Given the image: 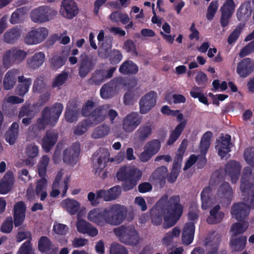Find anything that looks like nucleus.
Instances as JSON below:
<instances>
[{
  "instance_id": "864d4df0",
  "label": "nucleus",
  "mask_w": 254,
  "mask_h": 254,
  "mask_svg": "<svg viewBox=\"0 0 254 254\" xmlns=\"http://www.w3.org/2000/svg\"><path fill=\"white\" fill-rule=\"evenodd\" d=\"M168 172L167 168L165 166H161L157 168L152 173V177L156 180H164Z\"/></svg>"
},
{
  "instance_id": "5fc2aeb1",
  "label": "nucleus",
  "mask_w": 254,
  "mask_h": 254,
  "mask_svg": "<svg viewBox=\"0 0 254 254\" xmlns=\"http://www.w3.org/2000/svg\"><path fill=\"white\" fill-rule=\"evenodd\" d=\"M236 5L233 0H226L224 3L220 8L221 12H225L233 14L234 12Z\"/></svg>"
},
{
  "instance_id": "4d7b16f0",
  "label": "nucleus",
  "mask_w": 254,
  "mask_h": 254,
  "mask_svg": "<svg viewBox=\"0 0 254 254\" xmlns=\"http://www.w3.org/2000/svg\"><path fill=\"white\" fill-rule=\"evenodd\" d=\"M91 126L88 121L85 120L79 124L74 129V133L75 135H80L84 133L87 130L88 127Z\"/></svg>"
},
{
  "instance_id": "7ed1b4c3",
  "label": "nucleus",
  "mask_w": 254,
  "mask_h": 254,
  "mask_svg": "<svg viewBox=\"0 0 254 254\" xmlns=\"http://www.w3.org/2000/svg\"><path fill=\"white\" fill-rule=\"evenodd\" d=\"M114 232L122 243L131 247L138 246L142 239L133 225H122L114 229Z\"/></svg>"
},
{
  "instance_id": "b1692460",
  "label": "nucleus",
  "mask_w": 254,
  "mask_h": 254,
  "mask_svg": "<svg viewBox=\"0 0 254 254\" xmlns=\"http://www.w3.org/2000/svg\"><path fill=\"white\" fill-rule=\"evenodd\" d=\"M14 184L13 175L11 172H7L0 180V193L5 194L10 191Z\"/></svg>"
},
{
  "instance_id": "9b49d317",
  "label": "nucleus",
  "mask_w": 254,
  "mask_h": 254,
  "mask_svg": "<svg viewBox=\"0 0 254 254\" xmlns=\"http://www.w3.org/2000/svg\"><path fill=\"white\" fill-rule=\"evenodd\" d=\"M48 30L45 27H39L29 31L25 36L24 42L29 45H37L42 43L48 37Z\"/></svg>"
},
{
  "instance_id": "e433bc0d",
  "label": "nucleus",
  "mask_w": 254,
  "mask_h": 254,
  "mask_svg": "<svg viewBox=\"0 0 254 254\" xmlns=\"http://www.w3.org/2000/svg\"><path fill=\"white\" fill-rule=\"evenodd\" d=\"M21 36V31L19 28H14L6 31L3 35V39L7 43H13Z\"/></svg>"
},
{
  "instance_id": "a18cd8bd",
  "label": "nucleus",
  "mask_w": 254,
  "mask_h": 254,
  "mask_svg": "<svg viewBox=\"0 0 254 254\" xmlns=\"http://www.w3.org/2000/svg\"><path fill=\"white\" fill-rule=\"evenodd\" d=\"M190 96L193 98H198L199 102L205 105H208L207 98L204 96L200 88L194 86L190 91Z\"/></svg>"
},
{
  "instance_id": "6ab92c4d",
  "label": "nucleus",
  "mask_w": 254,
  "mask_h": 254,
  "mask_svg": "<svg viewBox=\"0 0 254 254\" xmlns=\"http://www.w3.org/2000/svg\"><path fill=\"white\" fill-rule=\"evenodd\" d=\"M26 207L22 201L16 203L14 207V223L16 227L21 225L25 218Z\"/></svg>"
},
{
  "instance_id": "ddd939ff",
  "label": "nucleus",
  "mask_w": 254,
  "mask_h": 254,
  "mask_svg": "<svg viewBox=\"0 0 254 254\" xmlns=\"http://www.w3.org/2000/svg\"><path fill=\"white\" fill-rule=\"evenodd\" d=\"M59 12L64 18L71 19L78 13L77 5L73 0H63Z\"/></svg>"
},
{
  "instance_id": "a878e982",
  "label": "nucleus",
  "mask_w": 254,
  "mask_h": 254,
  "mask_svg": "<svg viewBox=\"0 0 254 254\" xmlns=\"http://www.w3.org/2000/svg\"><path fill=\"white\" fill-rule=\"evenodd\" d=\"M45 59V55L43 52L36 53L32 57L27 59V66L31 69H36L43 64Z\"/></svg>"
},
{
  "instance_id": "c03bdc74",
  "label": "nucleus",
  "mask_w": 254,
  "mask_h": 254,
  "mask_svg": "<svg viewBox=\"0 0 254 254\" xmlns=\"http://www.w3.org/2000/svg\"><path fill=\"white\" fill-rule=\"evenodd\" d=\"M160 147V141L157 139H153L147 142L144 145L143 149H146L154 155L159 151Z\"/></svg>"
},
{
  "instance_id": "20e7f679",
  "label": "nucleus",
  "mask_w": 254,
  "mask_h": 254,
  "mask_svg": "<svg viewBox=\"0 0 254 254\" xmlns=\"http://www.w3.org/2000/svg\"><path fill=\"white\" fill-rule=\"evenodd\" d=\"M63 110V106L60 103H57L51 108H45L42 112V118L37 121L36 126L33 127V129L36 130L37 128L43 129L48 126H54L58 121Z\"/></svg>"
},
{
  "instance_id": "e2e57ef3",
  "label": "nucleus",
  "mask_w": 254,
  "mask_h": 254,
  "mask_svg": "<svg viewBox=\"0 0 254 254\" xmlns=\"http://www.w3.org/2000/svg\"><path fill=\"white\" fill-rule=\"evenodd\" d=\"M31 234L29 231H19L18 232L16 236V241L18 243L22 242L24 240H27L20 247V248L26 242H29L31 245L30 240H31Z\"/></svg>"
},
{
  "instance_id": "13d9d810",
  "label": "nucleus",
  "mask_w": 254,
  "mask_h": 254,
  "mask_svg": "<svg viewBox=\"0 0 254 254\" xmlns=\"http://www.w3.org/2000/svg\"><path fill=\"white\" fill-rule=\"evenodd\" d=\"M105 78V73L103 71H96L90 79V82L95 84H100L102 83Z\"/></svg>"
},
{
  "instance_id": "3c124183",
  "label": "nucleus",
  "mask_w": 254,
  "mask_h": 254,
  "mask_svg": "<svg viewBox=\"0 0 254 254\" xmlns=\"http://www.w3.org/2000/svg\"><path fill=\"white\" fill-rule=\"evenodd\" d=\"M78 116V110L74 108L70 109L69 107H67L65 113V118L67 122L72 123L77 121Z\"/></svg>"
},
{
  "instance_id": "8fccbe9b",
  "label": "nucleus",
  "mask_w": 254,
  "mask_h": 254,
  "mask_svg": "<svg viewBox=\"0 0 254 254\" xmlns=\"http://www.w3.org/2000/svg\"><path fill=\"white\" fill-rule=\"evenodd\" d=\"M248 227V223L244 222L241 224L240 223H236L233 224L231 227V232L232 236H236L244 233Z\"/></svg>"
},
{
  "instance_id": "37998d69",
  "label": "nucleus",
  "mask_w": 254,
  "mask_h": 254,
  "mask_svg": "<svg viewBox=\"0 0 254 254\" xmlns=\"http://www.w3.org/2000/svg\"><path fill=\"white\" fill-rule=\"evenodd\" d=\"M180 234V230L177 228H174L171 231L166 233L162 239L163 245L168 246L173 243V240L178 237Z\"/></svg>"
},
{
  "instance_id": "79ce46f5",
  "label": "nucleus",
  "mask_w": 254,
  "mask_h": 254,
  "mask_svg": "<svg viewBox=\"0 0 254 254\" xmlns=\"http://www.w3.org/2000/svg\"><path fill=\"white\" fill-rule=\"evenodd\" d=\"M188 144V140L187 139H184L182 140L176 152L174 163L181 165L183 156L186 152Z\"/></svg>"
},
{
  "instance_id": "4be33fe9",
  "label": "nucleus",
  "mask_w": 254,
  "mask_h": 254,
  "mask_svg": "<svg viewBox=\"0 0 254 254\" xmlns=\"http://www.w3.org/2000/svg\"><path fill=\"white\" fill-rule=\"evenodd\" d=\"M58 134L54 131H47L42 140V146L46 152H49L55 145L58 139Z\"/></svg>"
},
{
  "instance_id": "0e129e2a",
  "label": "nucleus",
  "mask_w": 254,
  "mask_h": 254,
  "mask_svg": "<svg viewBox=\"0 0 254 254\" xmlns=\"http://www.w3.org/2000/svg\"><path fill=\"white\" fill-rule=\"evenodd\" d=\"M111 48V41L107 44L106 45H105V43H103L99 49V54L100 56L102 58H107L109 56Z\"/></svg>"
},
{
  "instance_id": "aec40b11",
  "label": "nucleus",
  "mask_w": 254,
  "mask_h": 254,
  "mask_svg": "<svg viewBox=\"0 0 254 254\" xmlns=\"http://www.w3.org/2000/svg\"><path fill=\"white\" fill-rule=\"evenodd\" d=\"M249 213L250 209L244 203L235 204L231 210V214L233 217L238 221L245 219L249 215Z\"/></svg>"
},
{
  "instance_id": "dca6fc26",
  "label": "nucleus",
  "mask_w": 254,
  "mask_h": 254,
  "mask_svg": "<svg viewBox=\"0 0 254 254\" xmlns=\"http://www.w3.org/2000/svg\"><path fill=\"white\" fill-rule=\"evenodd\" d=\"M80 152L79 144L76 143L73 146L65 149L63 152V160L70 165L76 163Z\"/></svg>"
},
{
  "instance_id": "6e6552de",
  "label": "nucleus",
  "mask_w": 254,
  "mask_h": 254,
  "mask_svg": "<svg viewBox=\"0 0 254 254\" xmlns=\"http://www.w3.org/2000/svg\"><path fill=\"white\" fill-rule=\"evenodd\" d=\"M110 153L109 151L104 148H99L94 156L93 158V167L95 174H99L100 172L106 167L108 161L110 162L115 161L117 163H120L123 160L124 156L120 154V160L115 158H109Z\"/></svg>"
},
{
  "instance_id": "c85d7f7f",
  "label": "nucleus",
  "mask_w": 254,
  "mask_h": 254,
  "mask_svg": "<svg viewBox=\"0 0 254 254\" xmlns=\"http://www.w3.org/2000/svg\"><path fill=\"white\" fill-rule=\"evenodd\" d=\"M188 121L187 119L181 121L172 130L170 134L169 137L167 140L168 145L173 144L180 137L182 132L186 127Z\"/></svg>"
},
{
  "instance_id": "bb28decb",
  "label": "nucleus",
  "mask_w": 254,
  "mask_h": 254,
  "mask_svg": "<svg viewBox=\"0 0 254 254\" xmlns=\"http://www.w3.org/2000/svg\"><path fill=\"white\" fill-rule=\"evenodd\" d=\"M81 57L82 59L80 61L79 74L81 77H84L92 69L94 63L93 60L88 58L86 55H82Z\"/></svg>"
},
{
  "instance_id": "49530a36",
  "label": "nucleus",
  "mask_w": 254,
  "mask_h": 254,
  "mask_svg": "<svg viewBox=\"0 0 254 254\" xmlns=\"http://www.w3.org/2000/svg\"><path fill=\"white\" fill-rule=\"evenodd\" d=\"M161 112L162 114L167 116L171 117H177L179 121L184 120V115L178 110H173L167 105H164L162 107Z\"/></svg>"
},
{
  "instance_id": "cd10ccee",
  "label": "nucleus",
  "mask_w": 254,
  "mask_h": 254,
  "mask_svg": "<svg viewBox=\"0 0 254 254\" xmlns=\"http://www.w3.org/2000/svg\"><path fill=\"white\" fill-rule=\"evenodd\" d=\"M87 219L98 225L104 226L105 222V209L103 212L99 209L94 208L91 210L88 213Z\"/></svg>"
},
{
  "instance_id": "09e8293b",
  "label": "nucleus",
  "mask_w": 254,
  "mask_h": 254,
  "mask_svg": "<svg viewBox=\"0 0 254 254\" xmlns=\"http://www.w3.org/2000/svg\"><path fill=\"white\" fill-rule=\"evenodd\" d=\"M50 161V158L47 155L43 156L38 165V174L40 177H44L46 174L47 167Z\"/></svg>"
},
{
  "instance_id": "f704fd0d",
  "label": "nucleus",
  "mask_w": 254,
  "mask_h": 254,
  "mask_svg": "<svg viewBox=\"0 0 254 254\" xmlns=\"http://www.w3.org/2000/svg\"><path fill=\"white\" fill-rule=\"evenodd\" d=\"M110 127L103 124L95 128L91 134V137L94 139H100L108 135L110 132Z\"/></svg>"
},
{
  "instance_id": "a19ab883",
  "label": "nucleus",
  "mask_w": 254,
  "mask_h": 254,
  "mask_svg": "<svg viewBox=\"0 0 254 254\" xmlns=\"http://www.w3.org/2000/svg\"><path fill=\"white\" fill-rule=\"evenodd\" d=\"M38 249L47 254H52L53 246L47 237L43 236L40 238L38 242Z\"/></svg>"
},
{
  "instance_id": "5701e85b",
  "label": "nucleus",
  "mask_w": 254,
  "mask_h": 254,
  "mask_svg": "<svg viewBox=\"0 0 254 254\" xmlns=\"http://www.w3.org/2000/svg\"><path fill=\"white\" fill-rule=\"evenodd\" d=\"M195 232L193 222H189L185 224L182 233V242L185 245H188L192 243Z\"/></svg>"
},
{
  "instance_id": "393cba45",
  "label": "nucleus",
  "mask_w": 254,
  "mask_h": 254,
  "mask_svg": "<svg viewBox=\"0 0 254 254\" xmlns=\"http://www.w3.org/2000/svg\"><path fill=\"white\" fill-rule=\"evenodd\" d=\"M109 108L108 105H104L96 109L90 117L88 121L91 126L96 125L103 122L105 119L106 110Z\"/></svg>"
},
{
  "instance_id": "4468645a",
  "label": "nucleus",
  "mask_w": 254,
  "mask_h": 254,
  "mask_svg": "<svg viewBox=\"0 0 254 254\" xmlns=\"http://www.w3.org/2000/svg\"><path fill=\"white\" fill-rule=\"evenodd\" d=\"M142 117L136 112L131 113L126 116L122 123L124 130L126 132H132L141 123Z\"/></svg>"
},
{
  "instance_id": "9d476101",
  "label": "nucleus",
  "mask_w": 254,
  "mask_h": 254,
  "mask_svg": "<svg viewBox=\"0 0 254 254\" xmlns=\"http://www.w3.org/2000/svg\"><path fill=\"white\" fill-rule=\"evenodd\" d=\"M57 13L56 10L48 7H40L34 9L31 12L30 16L34 22L41 23L53 19Z\"/></svg>"
},
{
  "instance_id": "680f3d73",
  "label": "nucleus",
  "mask_w": 254,
  "mask_h": 254,
  "mask_svg": "<svg viewBox=\"0 0 254 254\" xmlns=\"http://www.w3.org/2000/svg\"><path fill=\"white\" fill-rule=\"evenodd\" d=\"M218 7L217 1H212L210 3L207 9L206 17L207 19L211 20L213 19Z\"/></svg>"
},
{
  "instance_id": "473e14b6",
  "label": "nucleus",
  "mask_w": 254,
  "mask_h": 254,
  "mask_svg": "<svg viewBox=\"0 0 254 254\" xmlns=\"http://www.w3.org/2000/svg\"><path fill=\"white\" fill-rule=\"evenodd\" d=\"M220 205L216 204L210 211V215L207 219L208 223L210 224L220 222L224 217V213L219 211Z\"/></svg>"
},
{
  "instance_id": "f3484780",
  "label": "nucleus",
  "mask_w": 254,
  "mask_h": 254,
  "mask_svg": "<svg viewBox=\"0 0 254 254\" xmlns=\"http://www.w3.org/2000/svg\"><path fill=\"white\" fill-rule=\"evenodd\" d=\"M254 64L250 58H245L238 63L236 72L242 78L249 76L253 71Z\"/></svg>"
},
{
  "instance_id": "338daca9",
  "label": "nucleus",
  "mask_w": 254,
  "mask_h": 254,
  "mask_svg": "<svg viewBox=\"0 0 254 254\" xmlns=\"http://www.w3.org/2000/svg\"><path fill=\"white\" fill-rule=\"evenodd\" d=\"M181 165L174 163L171 174L169 177L168 181L171 183L176 181L178 174L180 172Z\"/></svg>"
},
{
  "instance_id": "72a5a7b5",
  "label": "nucleus",
  "mask_w": 254,
  "mask_h": 254,
  "mask_svg": "<svg viewBox=\"0 0 254 254\" xmlns=\"http://www.w3.org/2000/svg\"><path fill=\"white\" fill-rule=\"evenodd\" d=\"M61 206L71 215L75 214L80 208V204L77 201L69 198L62 201Z\"/></svg>"
},
{
  "instance_id": "de8ad7c7",
  "label": "nucleus",
  "mask_w": 254,
  "mask_h": 254,
  "mask_svg": "<svg viewBox=\"0 0 254 254\" xmlns=\"http://www.w3.org/2000/svg\"><path fill=\"white\" fill-rule=\"evenodd\" d=\"M114 86L113 83L105 84L100 90L101 97L104 99H108L112 97L114 93Z\"/></svg>"
},
{
  "instance_id": "412c9836",
  "label": "nucleus",
  "mask_w": 254,
  "mask_h": 254,
  "mask_svg": "<svg viewBox=\"0 0 254 254\" xmlns=\"http://www.w3.org/2000/svg\"><path fill=\"white\" fill-rule=\"evenodd\" d=\"M241 166L237 161H231L226 165V173L229 176L232 183H236L239 179Z\"/></svg>"
},
{
  "instance_id": "bf43d9fd",
  "label": "nucleus",
  "mask_w": 254,
  "mask_h": 254,
  "mask_svg": "<svg viewBox=\"0 0 254 254\" xmlns=\"http://www.w3.org/2000/svg\"><path fill=\"white\" fill-rule=\"evenodd\" d=\"M244 157L247 163L254 168V148H247L244 152Z\"/></svg>"
},
{
  "instance_id": "0eeeda50",
  "label": "nucleus",
  "mask_w": 254,
  "mask_h": 254,
  "mask_svg": "<svg viewBox=\"0 0 254 254\" xmlns=\"http://www.w3.org/2000/svg\"><path fill=\"white\" fill-rule=\"evenodd\" d=\"M240 190L244 195L247 194L250 197V204L248 208L250 209H254V177L250 167H245L243 170L241 180Z\"/></svg>"
},
{
  "instance_id": "ea45409f",
  "label": "nucleus",
  "mask_w": 254,
  "mask_h": 254,
  "mask_svg": "<svg viewBox=\"0 0 254 254\" xmlns=\"http://www.w3.org/2000/svg\"><path fill=\"white\" fill-rule=\"evenodd\" d=\"M152 129L151 126L147 124L140 127L135 135L139 140L144 141L151 135Z\"/></svg>"
},
{
  "instance_id": "603ef678",
  "label": "nucleus",
  "mask_w": 254,
  "mask_h": 254,
  "mask_svg": "<svg viewBox=\"0 0 254 254\" xmlns=\"http://www.w3.org/2000/svg\"><path fill=\"white\" fill-rule=\"evenodd\" d=\"M109 252L110 254H128L127 248L117 243H113L110 246Z\"/></svg>"
},
{
  "instance_id": "f8f14e48",
  "label": "nucleus",
  "mask_w": 254,
  "mask_h": 254,
  "mask_svg": "<svg viewBox=\"0 0 254 254\" xmlns=\"http://www.w3.org/2000/svg\"><path fill=\"white\" fill-rule=\"evenodd\" d=\"M63 173L62 171L58 173L55 180L53 184L52 190L50 192V195L52 197H56L58 195L60 191L62 192V196L64 197L68 189V185L69 182L70 178L69 177H66L64 181L60 182L63 177Z\"/></svg>"
},
{
  "instance_id": "6e6d98bb",
  "label": "nucleus",
  "mask_w": 254,
  "mask_h": 254,
  "mask_svg": "<svg viewBox=\"0 0 254 254\" xmlns=\"http://www.w3.org/2000/svg\"><path fill=\"white\" fill-rule=\"evenodd\" d=\"M67 78V73H62L59 74L53 79L52 86L55 88H60L65 83Z\"/></svg>"
},
{
  "instance_id": "58836bf2",
  "label": "nucleus",
  "mask_w": 254,
  "mask_h": 254,
  "mask_svg": "<svg viewBox=\"0 0 254 254\" xmlns=\"http://www.w3.org/2000/svg\"><path fill=\"white\" fill-rule=\"evenodd\" d=\"M41 177V179L37 182L36 192L37 195L40 196V200L43 201L47 196V193L46 190L47 181L45 178Z\"/></svg>"
},
{
  "instance_id": "7c9ffc66",
  "label": "nucleus",
  "mask_w": 254,
  "mask_h": 254,
  "mask_svg": "<svg viewBox=\"0 0 254 254\" xmlns=\"http://www.w3.org/2000/svg\"><path fill=\"white\" fill-rule=\"evenodd\" d=\"M19 73L16 69L9 70L5 74L3 79V87L5 90L11 89L16 83V76Z\"/></svg>"
},
{
  "instance_id": "c756f323",
  "label": "nucleus",
  "mask_w": 254,
  "mask_h": 254,
  "mask_svg": "<svg viewBox=\"0 0 254 254\" xmlns=\"http://www.w3.org/2000/svg\"><path fill=\"white\" fill-rule=\"evenodd\" d=\"M18 81L19 84L15 90L16 93L19 96H23L28 92L32 80L30 78H27L25 77L23 75H21L18 76Z\"/></svg>"
},
{
  "instance_id": "39448f33",
  "label": "nucleus",
  "mask_w": 254,
  "mask_h": 254,
  "mask_svg": "<svg viewBox=\"0 0 254 254\" xmlns=\"http://www.w3.org/2000/svg\"><path fill=\"white\" fill-rule=\"evenodd\" d=\"M141 176V172L132 166H123L119 169L117 173L118 180L126 181L124 186V189L126 190L133 189Z\"/></svg>"
},
{
  "instance_id": "1a4fd4ad",
  "label": "nucleus",
  "mask_w": 254,
  "mask_h": 254,
  "mask_svg": "<svg viewBox=\"0 0 254 254\" xmlns=\"http://www.w3.org/2000/svg\"><path fill=\"white\" fill-rule=\"evenodd\" d=\"M27 55L26 51L18 48L13 47L3 53V64L6 67H9L15 64H19L26 59Z\"/></svg>"
},
{
  "instance_id": "a211bd4d",
  "label": "nucleus",
  "mask_w": 254,
  "mask_h": 254,
  "mask_svg": "<svg viewBox=\"0 0 254 254\" xmlns=\"http://www.w3.org/2000/svg\"><path fill=\"white\" fill-rule=\"evenodd\" d=\"M231 136L228 134L223 135L218 140L216 145V148L218 151V155L224 158L230 151V148L232 146L230 142Z\"/></svg>"
},
{
  "instance_id": "052dcab7",
  "label": "nucleus",
  "mask_w": 254,
  "mask_h": 254,
  "mask_svg": "<svg viewBox=\"0 0 254 254\" xmlns=\"http://www.w3.org/2000/svg\"><path fill=\"white\" fill-rule=\"evenodd\" d=\"M16 254H35L34 249L32 245L27 242L19 248Z\"/></svg>"
},
{
  "instance_id": "423d86ee",
  "label": "nucleus",
  "mask_w": 254,
  "mask_h": 254,
  "mask_svg": "<svg viewBox=\"0 0 254 254\" xmlns=\"http://www.w3.org/2000/svg\"><path fill=\"white\" fill-rule=\"evenodd\" d=\"M127 208L122 205L115 204L105 209V222L107 224L118 225L122 223L126 216Z\"/></svg>"
},
{
  "instance_id": "774afa93",
  "label": "nucleus",
  "mask_w": 254,
  "mask_h": 254,
  "mask_svg": "<svg viewBox=\"0 0 254 254\" xmlns=\"http://www.w3.org/2000/svg\"><path fill=\"white\" fill-rule=\"evenodd\" d=\"M13 228L12 219L11 217L6 219L1 226V231L3 233H8Z\"/></svg>"
},
{
  "instance_id": "4c0bfd02",
  "label": "nucleus",
  "mask_w": 254,
  "mask_h": 254,
  "mask_svg": "<svg viewBox=\"0 0 254 254\" xmlns=\"http://www.w3.org/2000/svg\"><path fill=\"white\" fill-rule=\"evenodd\" d=\"M138 67L131 61H127L120 66L119 71L123 74H135L138 71Z\"/></svg>"
},
{
  "instance_id": "f03ea898",
  "label": "nucleus",
  "mask_w": 254,
  "mask_h": 254,
  "mask_svg": "<svg viewBox=\"0 0 254 254\" xmlns=\"http://www.w3.org/2000/svg\"><path fill=\"white\" fill-rule=\"evenodd\" d=\"M233 194V190L228 183L224 182L220 186L217 191V198H214L211 195V189L206 187L201 192L202 208L207 209L212 207L217 201H222L229 200Z\"/></svg>"
},
{
  "instance_id": "2eb2a0df",
  "label": "nucleus",
  "mask_w": 254,
  "mask_h": 254,
  "mask_svg": "<svg viewBox=\"0 0 254 254\" xmlns=\"http://www.w3.org/2000/svg\"><path fill=\"white\" fill-rule=\"evenodd\" d=\"M156 98L157 94L153 91H150L142 97L139 102L140 113L145 114L150 111L156 105Z\"/></svg>"
},
{
  "instance_id": "69168bd1",
  "label": "nucleus",
  "mask_w": 254,
  "mask_h": 254,
  "mask_svg": "<svg viewBox=\"0 0 254 254\" xmlns=\"http://www.w3.org/2000/svg\"><path fill=\"white\" fill-rule=\"evenodd\" d=\"M65 59L59 56H54L51 60L53 68L58 69L62 66L65 63Z\"/></svg>"
},
{
  "instance_id": "2f4dec72",
  "label": "nucleus",
  "mask_w": 254,
  "mask_h": 254,
  "mask_svg": "<svg viewBox=\"0 0 254 254\" xmlns=\"http://www.w3.org/2000/svg\"><path fill=\"white\" fill-rule=\"evenodd\" d=\"M247 238L246 236H231L230 241V247L233 251L240 252L245 247Z\"/></svg>"
},
{
  "instance_id": "c9c22d12",
  "label": "nucleus",
  "mask_w": 254,
  "mask_h": 254,
  "mask_svg": "<svg viewBox=\"0 0 254 254\" xmlns=\"http://www.w3.org/2000/svg\"><path fill=\"white\" fill-rule=\"evenodd\" d=\"M18 124L14 122L6 132L5 140L10 145H12L15 143L18 134Z\"/></svg>"
},
{
  "instance_id": "f257e3e1",
  "label": "nucleus",
  "mask_w": 254,
  "mask_h": 254,
  "mask_svg": "<svg viewBox=\"0 0 254 254\" xmlns=\"http://www.w3.org/2000/svg\"><path fill=\"white\" fill-rule=\"evenodd\" d=\"M180 201V198L179 196H173L169 199L164 211L158 205L152 208L150 210L152 224L155 225L161 224L163 215L164 227L168 228L174 226L183 212V207Z\"/></svg>"
}]
</instances>
